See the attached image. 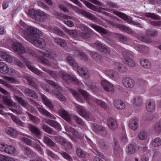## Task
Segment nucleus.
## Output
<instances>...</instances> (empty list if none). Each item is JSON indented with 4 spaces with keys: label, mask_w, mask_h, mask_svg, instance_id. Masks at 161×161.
<instances>
[{
    "label": "nucleus",
    "mask_w": 161,
    "mask_h": 161,
    "mask_svg": "<svg viewBox=\"0 0 161 161\" xmlns=\"http://www.w3.org/2000/svg\"><path fill=\"white\" fill-rule=\"evenodd\" d=\"M66 61L74 68L76 69L79 75L85 79H87L91 75L90 71L86 68H81L78 66L74 58L71 56H68L66 58Z\"/></svg>",
    "instance_id": "nucleus-1"
},
{
    "label": "nucleus",
    "mask_w": 161,
    "mask_h": 161,
    "mask_svg": "<svg viewBox=\"0 0 161 161\" xmlns=\"http://www.w3.org/2000/svg\"><path fill=\"white\" fill-rule=\"evenodd\" d=\"M23 33L25 38L35 46L42 47L45 45V42L42 38L35 36L31 35L25 31H24Z\"/></svg>",
    "instance_id": "nucleus-2"
},
{
    "label": "nucleus",
    "mask_w": 161,
    "mask_h": 161,
    "mask_svg": "<svg viewBox=\"0 0 161 161\" xmlns=\"http://www.w3.org/2000/svg\"><path fill=\"white\" fill-rule=\"evenodd\" d=\"M13 49L20 54H23L25 53L31 55L32 57H36L37 55L35 51L29 48L24 47L20 43L18 42H15L12 45Z\"/></svg>",
    "instance_id": "nucleus-3"
},
{
    "label": "nucleus",
    "mask_w": 161,
    "mask_h": 161,
    "mask_svg": "<svg viewBox=\"0 0 161 161\" xmlns=\"http://www.w3.org/2000/svg\"><path fill=\"white\" fill-rule=\"evenodd\" d=\"M47 82L49 85L54 87V89L52 90V93L60 101H65V97L61 93L62 92V89L61 86L52 80H47Z\"/></svg>",
    "instance_id": "nucleus-4"
},
{
    "label": "nucleus",
    "mask_w": 161,
    "mask_h": 161,
    "mask_svg": "<svg viewBox=\"0 0 161 161\" xmlns=\"http://www.w3.org/2000/svg\"><path fill=\"white\" fill-rule=\"evenodd\" d=\"M133 53L128 50H125L122 52L123 62L129 66L133 67L135 65L132 59Z\"/></svg>",
    "instance_id": "nucleus-5"
},
{
    "label": "nucleus",
    "mask_w": 161,
    "mask_h": 161,
    "mask_svg": "<svg viewBox=\"0 0 161 161\" xmlns=\"http://www.w3.org/2000/svg\"><path fill=\"white\" fill-rule=\"evenodd\" d=\"M59 74V76L63 78L64 80L68 83L73 82L77 85H82V83L80 82L75 77L72 75H69L63 72H60Z\"/></svg>",
    "instance_id": "nucleus-6"
},
{
    "label": "nucleus",
    "mask_w": 161,
    "mask_h": 161,
    "mask_svg": "<svg viewBox=\"0 0 161 161\" xmlns=\"http://www.w3.org/2000/svg\"><path fill=\"white\" fill-rule=\"evenodd\" d=\"M147 36H142L140 37V40L144 42L150 43L152 40L150 37H156L158 35V32L156 30H147L146 31Z\"/></svg>",
    "instance_id": "nucleus-7"
},
{
    "label": "nucleus",
    "mask_w": 161,
    "mask_h": 161,
    "mask_svg": "<svg viewBox=\"0 0 161 161\" xmlns=\"http://www.w3.org/2000/svg\"><path fill=\"white\" fill-rule=\"evenodd\" d=\"M113 13L114 14L118 16L121 19L126 21L128 23L134 25H136L139 27L142 26L141 24L138 22L133 21L131 18L124 13L114 11Z\"/></svg>",
    "instance_id": "nucleus-8"
},
{
    "label": "nucleus",
    "mask_w": 161,
    "mask_h": 161,
    "mask_svg": "<svg viewBox=\"0 0 161 161\" xmlns=\"http://www.w3.org/2000/svg\"><path fill=\"white\" fill-rule=\"evenodd\" d=\"M91 46L104 53L108 54L110 53L111 51L110 49L107 46L99 41L95 43L92 44Z\"/></svg>",
    "instance_id": "nucleus-9"
},
{
    "label": "nucleus",
    "mask_w": 161,
    "mask_h": 161,
    "mask_svg": "<svg viewBox=\"0 0 161 161\" xmlns=\"http://www.w3.org/2000/svg\"><path fill=\"white\" fill-rule=\"evenodd\" d=\"M23 62L25 63V64L28 68L32 72L39 76L42 77L44 76V73L32 65L30 61L26 59H24Z\"/></svg>",
    "instance_id": "nucleus-10"
},
{
    "label": "nucleus",
    "mask_w": 161,
    "mask_h": 161,
    "mask_svg": "<svg viewBox=\"0 0 161 161\" xmlns=\"http://www.w3.org/2000/svg\"><path fill=\"white\" fill-rule=\"evenodd\" d=\"M74 103L75 110L80 115L86 118H88L90 117V114L89 112H87L83 106L75 103Z\"/></svg>",
    "instance_id": "nucleus-11"
},
{
    "label": "nucleus",
    "mask_w": 161,
    "mask_h": 161,
    "mask_svg": "<svg viewBox=\"0 0 161 161\" xmlns=\"http://www.w3.org/2000/svg\"><path fill=\"white\" fill-rule=\"evenodd\" d=\"M91 127L94 131L102 136H105L108 133L107 130L104 127L95 124H92Z\"/></svg>",
    "instance_id": "nucleus-12"
},
{
    "label": "nucleus",
    "mask_w": 161,
    "mask_h": 161,
    "mask_svg": "<svg viewBox=\"0 0 161 161\" xmlns=\"http://www.w3.org/2000/svg\"><path fill=\"white\" fill-rule=\"evenodd\" d=\"M14 97L18 102L22 106L27 109L28 111L31 113H33L34 109L22 97L15 95Z\"/></svg>",
    "instance_id": "nucleus-13"
},
{
    "label": "nucleus",
    "mask_w": 161,
    "mask_h": 161,
    "mask_svg": "<svg viewBox=\"0 0 161 161\" xmlns=\"http://www.w3.org/2000/svg\"><path fill=\"white\" fill-rule=\"evenodd\" d=\"M0 151L10 154H13L15 152L14 148L12 146L2 143H0Z\"/></svg>",
    "instance_id": "nucleus-14"
},
{
    "label": "nucleus",
    "mask_w": 161,
    "mask_h": 161,
    "mask_svg": "<svg viewBox=\"0 0 161 161\" xmlns=\"http://www.w3.org/2000/svg\"><path fill=\"white\" fill-rule=\"evenodd\" d=\"M0 92L7 95L3 97V100L4 104L8 106L12 107L13 105V103L10 98L9 93L4 89L0 87Z\"/></svg>",
    "instance_id": "nucleus-15"
},
{
    "label": "nucleus",
    "mask_w": 161,
    "mask_h": 161,
    "mask_svg": "<svg viewBox=\"0 0 161 161\" xmlns=\"http://www.w3.org/2000/svg\"><path fill=\"white\" fill-rule=\"evenodd\" d=\"M90 25L103 36H109L110 34L109 31L100 26L94 24H90Z\"/></svg>",
    "instance_id": "nucleus-16"
},
{
    "label": "nucleus",
    "mask_w": 161,
    "mask_h": 161,
    "mask_svg": "<svg viewBox=\"0 0 161 161\" xmlns=\"http://www.w3.org/2000/svg\"><path fill=\"white\" fill-rule=\"evenodd\" d=\"M101 84L106 91L111 93L114 92V88L113 85L110 82L106 80H103L101 81Z\"/></svg>",
    "instance_id": "nucleus-17"
},
{
    "label": "nucleus",
    "mask_w": 161,
    "mask_h": 161,
    "mask_svg": "<svg viewBox=\"0 0 161 161\" xmlns=\"http://www.w3.org/2000/svg\"><path fill=\"white\" fill-rule=\"evenodd\" d=\"M122 83L125 87L129 88H133L135 85L134 81L129 77L124 78L122 80Z\"/></svg>",
    "instance_id": "nucleus-18"
},
{
    "label": "nucleus",
    "mask_w": 161,
    "mask_h": 161,
    "mask_svg": "<svg viewBox=\"0 0 161 161\" xmlns=\"http://www.w3.org/2000/svg\"><path fill=\"white\" fill-rule=\"evenodd\" d=\"M107 124L109 128L112 130H116L118 128L117 121L112 117H110L108 119Z\"/></svg>",
    "instance_id": "nucleus-19"
},
{
    "label": "nucleus",
    "mask_w": 161,
    "mask_h": 161,
    "mask_svg": "<svg viewBox=\"0 0 161 161\" xmlns=\"http://www.w3.org/2000/svg\"><path fill=\"white\" fill-rule=\"evenodd\" d=\"M103 73L110 78L114 80L119 78V75L118 72L116 71L111 69L104 70Z\"/></svg>",
    "instance_id": "nucleus-20"
},
{
    "label": "nucleus",
    "mask_w": 161,
    "mask_h": 161,
    "mask_svg": "<svg viewBox=\"0 0 161 161\" xmlns=\"http://www.w3.org/2000/svg\"><path fill=\"white\" fill-rule=\"evenodd\" d=\"M27 30V31H26L31 35L34 36V35H36L38 36H41L42 35V33L41 31L32 26H29L28 27ZM24 31H26L24 30L23 31V36L24 37L23 33Z\"/></svg>",
    "instance_id": "nucleus-21"
},
{
    "label": "nucleus",
    "mask_w": 161,
    "mask_h": 161,
    "mask_svg": "<svg viewBox=\"0 0 161 161\" xmlns=\"http://www.w3.org/2000/svg\"><path fill=\"white\" fill-rule=\"evenodd\" d=\"M27 127L32 133L39 138L41 136V132L39 129L35 126L30 124L28 125Z\"/></svg>",
    "instance_id": "nucleus-22"
},
{
    "label": "nucleus",
    "mask_w": 161,
    "mask_h": 161,
    "mask_svg": "<svg viewBox=\"0 0 161 161\" xmlns=\"http://www.w3.org/2000/svg\"><path fill=\"white\" fill-rule=\"evenodd\" d=\"M37 109L40 113L45 115V116L49 118L52 119H56L55 117L49 112L47 111L45 108L42 107H40L37 108Z\"/></svg>",
    "instance_id": "nucleus-23"
},
{
    "label": "nucleus",
    "mask_w": 161,
    "mask_h": 161,
    "mask_svg": "<svg viewBox=\"0 0 161 161\" xmlns=\"http://www.w3.org/2000/svg\"><path fill=\"white\" fill-rule=\"evenodd\" d=\"M58 114L63 119L67 121H70L71 120V116L65 110L60 109L58 110Z\"/></svg>",
    "instance_id": "nucleus-24"
},
{
    "label": "nucleus",
    "mask_w": 161,
    "mask_h": 161,
    "mask_svg": "<svg viewBox=\"0 0 161 161\" xmlns=\"http://www.w3.org/2000/svg\"><path fill=\"white\" fill-rule=\"evenodd\" d=\"M155 104L153 100H148L147 101L146 107L147 110L149 112L154 111L155 108Z\"/></svg>",
    "instance_id": "nucleus-25"
},
{
    "label": "nucleus",
    "mask_w": 161,
    "mask_h": 161,
    "mask_svg": "<svg viewBox=\"0 0 161 161\" xmlns=\"http://www.w3.org/2000/svg\"><path fill=\"white\" fill-rule=\"evenodd\" d=\"M49 30L50 31L61 37H64L65 36V34L63 31L57 27L54 26L50 27L49 28Z\"/></svg>",
    "instance_id": "nucleus-26"
},
{
    "label": "nucleus",
    "mask_w": 161,
    "mask_h": 161,
    "mask_svg": "<svg viewBox=\"0 0 161 161\" xmlns=\"http://www.w3.org/2000/svg\"><path fill=\"white\" fill-rule=\"evenodd\" d=\"M45 122L47 125L54 127L55 129L59 130H61L60 125L56 121L50 119H47Z\"/></svg>",
    "instance_id": "nucleus-27"
},
{
    "label": "nucleus",
    "mask_w": 161,
    "mask_h": 161,
    "mask_svg": "<svg viewBox=\"0 0 161 161\" xmlns=\"http://www.w3.org/2000/svg\"><path fill=\"white\" fill-rule=\"evenodd\" d=\"M40 96L44 103L50 109H53L54 107V105L49 99L43 94H41Z\"/></svg>",
    "instance_id": "nucleus-28"
},
{
    "label": "nucleus",
    "mask_w": 161,
    "mask_h": 161,
    "mask_svg": "<svg viewBox=\"0 0 161 161\" xmlns=\"http://www.w3.org/2000/svg\"><path fill=\"white\" fill-rule=\"evenodd\" d=\"M27 80L29 84L36 89L38 88V85L36 83L37 80L36 78L31 77H28Z\"/></svg>",
    "instance_id": "nucleus-29"
},
{
    "label": "nucleus",
    "mask_w": 161,
    "mask_h": 161,
    "mask_svg": "<svg viewBox=\"0 0 161 161\" xmlns=\"http://www.w3.org/2000/svg\"><path fill=\"white\" fill-rule=\"evenodd\" d=\"M114 104L115 107L117 109H122L125 107L124 103L120 100H115L114 101Z\"/></svg>",
    "instance_id": "nucleus-30"
},
{
    "label": "nucleus",
    "mask_w": 161,
    "mask_h": 161,
    "mask_svg": "<svg viewBox=\"0 0 161 161\" xmlns=\"http://www.w3.org/2000/svg\"><path fill=\"white\" fill-rule=\"evenodd\" d=\"M37 53L40 56H43L47 58H48L50 59L54 58L56 57V55L53 52L45 53L39 50L37 51Z\"/></svg>",
    "instance_id": "nucleus-31"
},
{
    "label": "nucleus",
    "mask_w": 161,
    "mask_h": 161,
    "mask_svg": "<svg viewBox=\"0 0 161 161\" xmlns=\"http://www.w3.org/2000/svg\"><path fill=\"white\" fill-rule=\"evenodd\" d=\"M69 91L77 101L82 103L83 102L82 98L79 93L72 89H69Z\"/></svg>",
    "instance_id": "nucleus-32"
},
{
    "label": "nucleus",
    "mask_w": 161,
    "mask_h": 161,
    "mask_svg": "<svg viewBox=\"0 0 161 161\" xmlns=\"http://www.w3.org/2000/svg\"><path fill=\"white\" fill-rule=\"evenodd\" d=\"M8 107H5L3 105H2L0 103V108H2L4 110H8V109L11 110L14 113H16L18 114H20L22 113V110L20 108V106H19L16 107L15 109H11Z\"/></svg>",
    "instance_id": "nucleus-33"
},
{
    "label": "nucleus",
    "mask_w": 161,
    "mask_h": 161,
    "mask_svg": "<svg viewBox=\"0 0 161 161\" xmlns=\"http://www.w3.org/2000/svg\"><path fill=\"white\" fill-rule=\"evenodd\" d=\"M5 131L8 135L12 137L15 136L18 134L17 130L12 127H7L5 129Z\"/></svg>",
    "instance_id": "nucleus-34"
},
{
    "label": "nucleus",
    "mask_w": 161,
    "mask_h": 161,
    "mask_svg": "<svg viewBox=\"0 0 161 161\" xmlns=\"http://www.w3.org/2000/svg\"><path fill=\"white\" fill-rule=\"evenodd\" d=\"M24 91L25 93L27 96H30L35 99L38 98L37 94L33 90L29 88H25Z\"/></svg>",
    "instance_id": "nucleus-35"
},
{
    "label": "nucleus",
    "mask_w": 161,
    "mask_h": 161,
    "mask_svg": "<svg viewBox=\"0 0 161 161\" xmlns=\"http://www.w3.org/2000/svg\"><path fill=\"white\" fill-rule=\"evenodd\" d=\"M130 128L134 130H136L137 128L138 125L137 119L135 118L131 119L129 124Z\"/></svg>",
    "instance_id": "nucleus-36"
},
{
    "label": "nucleus",
    "mask_w": 161,
    "mask_h": 161,
    "mask_svg": "<svg viewBox=\"0 0 161 161\" xmlns=\"http://www.w3.org/2000/svg\"><path fill=\"white\" fill-rule=\"evenodd\" d=\"M8 114L10 115L11 118L14 122L17 125L23 126L24 123L20 119L16 116L11 114L10 113H8Z\"/></svg>",
    "instance_id": "nucleus-37"
},
{
    "label": "nucleus",
    "mask_w": 161,
    "mask_h": 161,
    "mask_svg": "<svg viewBox=\"0 0 161 161\" xmlns=\"http://www.w3.org/2000/svg\"><path fill=\"white\" fill-rule=\"evenodd\" d=\"M122 152V149L117 142H115L114 146V153L117 158L119 157Z\"/></svg>",
    "instance_id": "nucleus-38"
},
{
    "label": "nucleus",
    "mask_w": 161,
    "mask_h": 161,
    "mask_svg": "<svg viewBox=\"0 0 161 161\" xmlns=\"http://www.w3.org/2000/svg\"><path fill=\"white\" fill-rule=\"evenodd\" d=\"M43 142L46 145L52 147H54L55 146L56 144L49 137L44 136L43 138Z\"/></svg>",
    "instance_id": "nucleus-39"
},
{
    "label": "nucleus",
    "mask_w": 161,
    "mask_h": 161,
    "mask_svg": "<svg viewBox=\"0 0 161 161\" xmlns=\"http://www.w3.org/2000/svg\"><path fill=\"white\" fill-rule=\"evenodd\" d=\"M9 69L6 64L3 62H0V72L6 74L8 72Z\"/></svg>",
    "instance_id": "nucleus-40"
},
{
    "label": "nucleus",
    "mask_w": 161,
    "mask_h": 161,
    "mask_svg": "<svg viewBox=\"0 0 161 161\" xmlns=\"http://www.w3.org/2000/svg\"><path fill=\"white\" fill-rule=\"evenodd\" d=\"M62 29L69 35L73 37L76 38L78 36V34L75 30H69L65 27H63L62 28Z\"/></svg>",
    "instance_id": "nucleus-41"
},
{
    "label": "nucleus",
    "mask_w": 161,
    "mask_h": 161,
    "mask_svg": "<svg viewBox=\"0 0 161 161\" xmlns=\"http://www.w3.org/2000/svg\"><path fill=\"white\" fill-rule=\"evenodd\" d=\"M139 88L140 89L142 90V92H143L147 87V82L145 80L140 79L139 80Z\"/></svg>",
    "instance_id": "nucleus-42"
},
{
    "label": "nucleus",
    "mask_w": 161,
    "mask_h": 161,
    "mask_svg": "<svg viewBox=\"0 0 161 161\" xmlns=\"http://www.w3.org/2000/svg\"><path fill=\"white\" fill-rule=\"evenodd\" d=\"M0 57L9 63L12 62V58L8 54L3 51H0Z\"/></svg>",
    "instance_id": "nucleus-43"
},
{
    "label": "nucleus",
    "mask_w": 161,
    "mask_h": 161,
    "mask_svg": "<svg viewBox=\"0 0 161 161\" xmlns=\"http://www.w3.org/2000/svg\"><path fill=\"white\" fill-rule=\"evenodd\" d=\"M135 48L137 51H139L141 53L147 52L149 51V49L147 47L139 44L136 45Z\"/></svg>",
    "instance_id": "nucleus-44"
},
{
    "label": "nucleus",
    "mask_w": 161,
    "mask_h": 161,
    "mask_svg": "<svg viewBox=\"0 0 161 161\" xmlns=\"http://www.w3.org/2000/svg\"><path fill=\"white\" fill-rule=\"evenodd\" d=\"M31 147L36 150L39 153L42 155L44 154V151L43 148L40 145L36 142L33 143Z\"/></svg>",
    "instance_id": "nucleus-45"
},
{
    "label": "nucleus",
    "mask_w": 161,
    "mask_h": 161,
    "mask_svg": "<svg viewBox=\"0 0 161 161\" xmlns=\"http://www.w3.org/2000/svg\"><path fill=\"white\" fill-rule=\"evenodd\" d=\"M41 128L46 132L51 135H54L55 131L51 127L48 126L47 125L43 124L42 125Z\"/></svg>",
    "instance_id": "nucleus-46"
},
{
    "label": "nucleus",
    "mask_w": 161,
    "mask_h": 161,
    "mask_svg": "<svg viewBox=\"0 0 161 161\" xmlns=\"http://www.w3.org/2000/svg\"><path fill=\"white\" fill-rule=\"evenodd\" d=\"M41 68L42 70L47 72L53 78H57L58 77L57 74L55 71H53L43 67H41Z\"/></svg>",
    "instance_id": "nucleus-47"
},
{
    "label": "nucleus",
    "mask_w": 161,
    "mask_h": 161,
    "mask_svg": "<svg viewBox=\"0 0 161 161\" xmlns=\"http://www.w3.org/2000/svg\"><path fill=\"white\" fill-rule=\"evenodd\" d=\"M116 26L122 30L127 33L129 34L133 33L132 30L125 25L118 24L116 25Z\"/></svg>",
    "instance_id": "nucleus-48"
},
{
    "label": "nucleus",
    "mask_w": 161,
    "mask_h": 161,
    "mask_svg": "<svg viewBox=\"0 0 161 161\" xmlns=\"http://www.w3.org/2000/svg\"><path fill=\"white\" fill-rule=\"evenodd\" d=\"M46 152L47 155L51 157L52 159L55 160H58L59 158L58 156L53 153L51 151L48 149H46Z\"/></svg>",
    "instance_id": "nucleus-49"
},
{
    "label": "nucleus",
    "mask_w": 161,
    "mask_h": 161,
    "mask_svg": "<svg viewBox=\"0 0 161 161\" xmlns=\"http://www.w3.org/2000/svg\"><path fill=\"white\" fill-rule=\"evenodd\" d=\"M136 148L135 146L131 144L128 145L127 147L126 152L129 155H131L135 153Z\"/></svg>",
    "instance_id": "nucleus-50"
},
{
    "label": "nucleus",
    "mask_w": 161,
    "mask_h": 161,
    "mask_svg": "<svg viewBox=\"0 0 161 161\" xmlns=\"http://www.w3.org/2000/svg\"><path fill=\"white\" fill-rule=\"evenodd\" d=\"M91 56L97 62H102L101 56L97 52H92L91 53Z\"/></svg>",
    "instance_id": "nucleus-51"
},
{
    "label": "nucleus",
    "mask_w": 161,
    "mask_h": 161,
    "mask_svg": "<svg viewBox=\"0 0 161 161\" xmlns=\"http://www.w3.org/2000/svg\"><path fill=\"white\" fill-rule=\"evenodd\" d=\"M22 149L24 153L27 155H33L35 154V152L32 151L31 149L26 146H24L22 147Z\"/></svg>",
    "instance_id": "nucleus-52"
},
{
    "label": "nucleus",
    "mask_w": 161,
    "mask_h": 161,
    "mask_svg": "<svg viewBox=\"0 0 161 161\" xmlns=\"http://www.w3.org/2000/svg\"><path fill=\"white\" fill-rule=\"evenodd\" d=\"M98 142L99 147L102 149L106 150L108 148L107 143L105 140L100 139L98 141Z\"/></svg>",
    "instance_id": "nucleus-53"
},
{
    "label": "nucleus",
    "mask_w": 161,
    "mask_h": 161,
    "mask_svg": "<svg viewBox=\"0 0 161 161\" xmlns=\"http://www.w3.org/2000/svg\"><path fill=\"white\" fill-rule=\"evenodd\" d=\"M140 64L142 67L146 69H149L151 67L150 62L146 59H142L140 61Z\"/></svg>",
    "instance_id": "nucleus-54"
},
{
    "label": "nucleus",
    "mask_w": 161,
    "mask_h": 161,
    "mask_svg": "<svg viewBox=\"0 0 161 161\" xmlns=\"http://www.w3.org/2000/svg\"><path fill=\"white\" fill-rule=\"evenodd\" d=\"M79 13L89 19H92L93 17V15L90 13L83 9L79 10Z\"/></svg>",
    "instance_id": "nucleus-55"
},
{
    "label": "nucleus",
    "mask_w": 161,
    "mask_h": 161,
    "mask_svg": "<svg viewBox=\"0 0 161 161\" xmlns=\"http://www.w3.org/2000/svg\"><path fill=\"white\" fill-rule=\"evenodd\" d=\"M0 161H18V160L14 158L0 155Z\"/></svg>",
    "instance_id": "nucleus-56"
},
{
    "label": "nucleus",
    "mask_w": 161,
    "mask_h": 161,
    "mask_svg": "<svg viewBox=\"0 0 161 161\" xmlns=\"http://www.w3.org/2000/svg\"><path fill=\"white\" fill-rule=\"evenodd\" d=\"M114 36L116 38H118L120 42H125L127 40V38L121 34L114 33Z\"/></svg>",
    "instance_id": "nucleus-57"
},
{
    "label": "nucleus",
    "mask_w": 161,
    "mask_h": 161,
    "mask_svg": "<svg viewBox=\"0 0 161 161\" xmlns=\"http://www.w3.org/2000/svg\"><path fill=\"white\" fill-rule=\"evenodd\" d=\"M53 137L55 141L59 143L62 145L63 144L66 140L63 137L59 135L53 136Z\"/></svg>",
    "instance_id": "nucleus-58"
},
{
    "label": "nucleus",
    "mask_w": 161,
    "mask_h": 161,
    "mask_svg": "<svg viewBox=\"0 0 161 161\" xmlns=\"http://www.w3.org/2000/svg\"><path fill=\"white\" fill-rule=\"evenodd\" d=\"M137 136L140 140H144L147 138V134L146 131L142 130L139 133Z\"/></svg>",
    "instance_id": "nucleus-59"
},
{
    "label": "nucleus",
    "mask_w": 161,
    "mask_h": 161,
    "mask_svg": "<svg viewBox=\"0 0 161 161\" xmlns=\"http://www.w3.org/2000/svg\"><path fill=\"white\" fill-rule=\"evenodd\" d=\"M132 102L134 105L139 106L142 105V101L141 98L139 97H136L133 98Z\"/></svg>",
    "instance_id": "nucleus-60"
},
{
    "label": "nucleus",
    "mask_w": 161,
    "mask_h": 161,
    "mask_svg": "<svg viewBox=\"0 0 161 161\" xmlns=\"http://www.w3.org/2000/svg\"><path fill=\"white\" fill-rule=\"evenodd\" d=\"M145 16L147 17L151 18L152 19L156 20H160L161 19L160 17L154 13H146L145 14Z\"/></svg>",
    "instance_id": "nucleus-61"
},
{
    "label": "nucleus",
    "mask_w": 161,
    "mask_h": 161,
    "mask_svg": "<svg viewBox=\"0 0 161 161\" xmlns=\"http://www.w3.org/2000/svg\"><path fill=\"white\" fill-rule=\"evenodd\" d=\"M161 145V139L159 137H157L153 140L152 145L154 147H158Z\"/></svg>",
    "instance_id": "nucleus-62"
},
{
    "label": "nucleus",
    "mask_w": 161,
    "mask_h": 161,
    "mask_svg": "<svg viewBox=\"0 0 161 161\" xmlns=\"http://www.w3.org/2000/svg\"><path fill=\"white\" fill-rule=\"evenodd\" d=\"M26 113L28 115L30 119L36 124H38L40 123V120L38 118L31 114L28 112H26Z\"/></svg>",
    "instance_id": "nucleus-63"
},
{
    "label": "nucleus",
    "mask_w": 161,
    "mask_h": 161,
    "mask_svg": "<svg viewBox=\"0 0 161 161\" xmlns=\"http://www.w3.org/2000/svg\"><path fill=\"white\" fill-rule=\"evenodd\" d=\"M63 157L65 159L69 161H72L73 160L71 157L66 153L63 151H60L59 152Z\"/></svg>",
    "instance_id": "nucleus-64"
}]
</instances>
